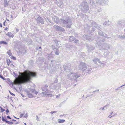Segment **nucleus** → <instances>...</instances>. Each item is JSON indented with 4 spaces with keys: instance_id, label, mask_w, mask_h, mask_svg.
Masks as SVG:
<instances>
[{
    "instance_id": "8",
    "label": "nucleus",
    "mask_w": 125,
    "mask_h": 125,
    "mask_svg": "<svg viewBox=\"0 0 125 125\" xmlns=\"http://www.w3.org/2000/svg\"><path fill=\"white\" fill-rule=\"evenodd\" d=\"M48 86L47 85H43L42 87V91L44 92H43L42 94H43V95H42L43 97H44L46 94L47 95V94L48 93Z\"/></svg>"
},
{
    "instance_id": "32",
    "label": "nucleus",
    "mask_w": 125,
    "mask_h": 125,
    "mask_svg": "<svg viewBox=\"0 0 125 125\" xmlns=\"http://www.w3.org/2000/svg\"><path fill=\"white\" fill-rule=\"evenodd\" d=\"M74 41L75 43L76 44H79V41L78 40L75 39V40H74Z\"/></svg>"
},
{
    "instance_id": "30",
    "label": "nucleus",
    "mask_w": 125,
    "mask_h": 125,
    "mask_svg": "<svg viewBox=\"0 0 125 125\" xmlns=\"http://www.w3.org/2000/svg\"><path fill=\"white\" fill-rule=\"evenodd\" d=\"M7 54L9 55L10 56L11 55V54L10 52V50H9L7 52Z\"/></svg>"
},
{
    "instance_id": "44",
    "label": "nucleus",
    "mask_w": 125,
    "mask_h": 125,
    "mask_svg": "<svg viewBox=\"0 0 125 125\" xmlns=\"http://www.w3.org/2000/svg\"><path fill=\"white\" fill-rule=\"evenodd\" d=\"M101 11H102V10H101V9L100 8H99L98 9V12H100Z\"/></svg>"
},
{
    "instance_id": "1",
    "label": "nucleus",
    "mask_w": 125,
    "mask_h": 125,
    "mask_svg": "<svg viewBox=\"0 0 125 125\" xmlns=\"http://www.w3.org/2000/svg\"><path fill=\"white\" fill-rule=\"evenodd\" d=\"M19 74L21 76V79L18 78L16 81L17 84L21 85L30 82L32 77H35L36 73L34 72L28 71L25 73L19 72Z\"/></svg>"
},
{
    "instance_id": "49",
    "label": "nucleus",
    "mask_w": 125,
    "mask_h": 125,
    "mask_svg": "<svg viewBox=\"0 0 125 125\" xmlns=\"http://www.w3.org/2000/svg\"><path fill=\"white\" fill-rule=\"evenodd\" d=\"M55 16H54L53 17H52V19L54 21V20H55Z\"/></svg>"
},
{
    "instance_id": "17",
    "label": "nucleus",
    "mask_w": 125,
    "mask_h": 125,
    "mask_svg": "<svg viewBox=\"0 0 125 125\" xmlns=\"http://www.w3.org/2000/svg\"><path fill=\"white\" fill-rule=\"evenodd\" d=\"M75 38L73 36H69V41L72 42V41H74Z\"/></svg>"
},
{
    "instance_id": "7",
    "label": "nucleus",
    "mask_w": 125,
    "mask_h": 125,
    "mask_svg": "<svg viewBox=\"0 0 125 125\" xmlns=\"http://www.w3.org/2000/svg\"><path fill=\"white\" fill-rule=\"evenodd\" d=\"M81 10L84 13H86L89 10L88 4L86 1H83L80 4Z\"/></svg>"
},
{
    "instance_id": "46",
    "label": "nucleus",
    "mask_w": 125,
    "mask_h": 125,
    "mask_svg": "<svg viewBox=\"0 0 125 125\" xmlns=\"http://www.w3.org/2000/svg\"><path fill=\"white\" fill-rule=\"evenodd\" d=\"M27 113H26L25 115L24 116V117L25 118H26L27 117Z\"/></svg>"
},
{
    "instance_id": "43",
    "label": "nucleus",
    "mask_w": 125,
    "mask_h": 125,
    "mask_svg": "<svg viewBox=\"0 0 125 125\" xmlns=\"http://www.w3.org/2000/svg\"><path fill=\"white\" fill-rule=\"evenodd\" d=\"M99 91V89H97V90H95V91H93L92 92V93H94L95 92H98Z\"/></svg>"
},
{
    "instance_id": "37",
    "label": "nucleus",
    "mask_w": 125,
    "mask_h": 125,
    "mask_svg": "<svg viewBox=\"0 0 125 125\" xmlns=\"http://www.w3.org/2000/svg\"><path fill=\"white\" fill-rule=\"evenodd\" d=\"M0 108H1V112H3L5 111V110L2 108L0 106Z\"/></svg>"
},
{
    "instance_id": "19",
    "label": "nucleus",
    "mask_w": 125,
    "mask_h": 125,
    "mask_svg": "<svg viewBox=\"0 0 125 125\" xmlns=\"http://www.w3.org/2000/svg\"><path fill=\"white\" fill-rule=\"evenodd\" d=\"M125 23V22L123 21H119L118 22V24L121 25V26H124V25Z\"/></svg>"
},
{
    "instance_id": "35",
    "label": "nucleus",
    "mask_w": 125,
    "mask_h": 125,
    "mask_svg": "<svg viewBox=\"0 0 125 125\" xmlns=\"http://www.w3.org/2000/svg\"><path fill=\"white\" fill-rule=\"evenodd\" d=\"M2 120L3 122H5L6 123V121H7L6 119H5L3 116L2 117Z\"/></svg>"
},
{
    "instance_id": "60",
    "label": "nucleus",
    "mask_w": 125,
    "mask_h": 125,
    "mask_svg": "<svg viewBox=\"0 0 125 125\" xmlns=\"http://www.w3.org/2000/svg\"><path fill=\"white\" fill-rule=\"evenodd\" d=\"M57 111H53V113H57Z\"/></svg>"
},
{
    "instance_id": "56",
    "label": "nucleus",
    "mask_w": 125,
    "mask_h": 125,
    "mask_svg": "<svg viewBox=\"0 0 125 125\" xmlns=\"http://www.w3.org/2000/svg\"><path fill=\"white\" fill-rule=\"evenodd\" d=\"M16 30L17 32L19 31V29L17 28H16Z\"/></svg>"
},
{
    "instance_id": "16",
    "label": "nucleus",
    "mask_w": 125,
    "mask_h": 125,
    "mask_svg": "<svg viewBox=\"0 0 125 125\" xmlns=\"http://www.w3.org/2000/svg\"><path fill=\"white\" fill-rule=\"evenodd\" d=\"M54 53L56 55H58L59 54V49L57 48H54L53 49Z\"/></svg>"
},
{
    "instance_id": "59",
    "label": "nucleus",
    "mask_w": 125,
    "mask_h": 125,
    "mask_svg": "<svg viewBox=\"0 0 125 125\" xmlns=\"http://www.w3.org/2000/svg\"><path fill=\"white\" fill-rule=\"evenodd\" d=\"M21 96L22 97H24V95L22 94H21Z\"/></svg>"
},
{
    "instance_id": "18",
    "label": "nucleus",
    "mask_w": 125,
    "mask_h": 125,
    "mask_svg": "<svg viewBox=\"0 0 125 125\" xmlns=\"http://www.w3.org/2000/svg\"><path fill=\"white\" fill-rule=\"evenodd\" d=\"M26 93L28 95L29 97H33L34 96L32 95L30 93V92L28 91H26Z\"/></svg>"
},
{
    "instance_id": "48",
    "label": "nucleus",
    "mask_w": 125,
    "mask_h": 125,
    "mask_svg": "<svg viewBox=\"0 0 125 125\" xmlns=\"http://www.w3.org/2000/svg\"><path fill=\"white\" fill-rule=\"evenodd\" d=\"M93 94H92L91 95H89L88 94H87L86 96V98H87V97H90V96H91L92 95H93Z\"/></svg>"
},
{
    "instance_id": "41",
    "label": "nucleus",
    "mask_w": 125,
    "mask_h": 125,
    "mask_svg": "<svg viewBox=\"0 0 125 125\" xmlns=\"http://www.w3.org/2000/svg\"><path fill=\"white\" fill-rule=\"evenodd\" d=\"M6 114L7 115H8V113L9 112V111L8 109H7L6 110Z\"/></svg>"
},
{
    "instance_id": "24",
    "label": "nucleus",
    "mask_w": 125,
    "mask_h": 125,
    "mask_svg": "<svg viewBox=\"0 0 125 125\" xmlns=\"http://www.w3.org/2000/svg\"><path fill=\"white\" fill-rule=\"evenodd\" d=\"M6 35L10 37L13 38V34H11V32H8Z\"/></svg>"
},
{
    "instance_id": "62",
    "label": "nucleus",
    "mask_w": 125,
    "mask_h": 125,
    "mask_svg": "<svg viewBox=\"0 0 125 125\" xmlns=\"http://www.w3.org/2000/svg\"><path fill=\"white\" fill-rule=\"evenodd\" d=\"M125 84L124 85H122V86H121L119 88H120L121 87H122L123 86H125Z\"/></svg>"
},
{
    "instance_id": "5",
    "label": "nucleus",
    "mask_w": 125,
    "mask_h": 125,
    "mask_svg": "<svg viewBox=\"0 0 125 125\" xmlns=\"http://www.w3.org/2000/svg\"><path fill=\"white\" fill-rule=\"evenodd\" d=\"M78 68L79 70L84 71L87 73H90L92 70L90 66L87 65L86 64L83 62H81L79 65Z\"/></svg>"
},
{
    "instance_id": "15",
    "label": "nucleus",
    "mask_w": 125,
    "mask_h": 125,
    "mask_svg": "<svg viewBox=\"0 0 125 125\" xmlns=\"http://www.w3.org/2000/svg\"><path fill=\"white\" fill-rule=\"evenodd\" d=\"M93 61L95 64L97 62H98L99 63H100L102 65H104V64L103 63H101V62L97 58H94L93 60Z\"/></svg>"
},
{
    "instance_id": "34",
    "label": "nucleus",
    "mask_w": 125,
    "mask_h": 125,
    "mask_svg": "<svg viewBox=\"0 0 125 125\" xmlns=\"http://www.w3.org/2000/svg\"><path fill=\"white\" fill-rule=\"evenodd\" d=\"M119 37L122 39L125 38V35H123V36H121L120 35H119Z\"/></svg>"
},
{
    "instance_id": "22",
    "label": "nucleus",
    "mask_w": 125,
    "mask_h": 125,
    "mask_svg": "<svg viewBox=\"0 0 125 125\" xmlns=\"http://www.w3.org/2000/svg\"><path fill=\"white\" fill-rule=\"evenodd\" d=\"M110 22L108 20L105 21L103 24V25H109L110 24Z\"/></svg>"
},
{
    "instance_id": "64",
    "label": "nucleus",
    "mask_w": 125,
    "mask_h": 125,
    "mask_svg": "<svg viewBox=\"0 0 125 125\" xmlns=\"http://www.w3.org/2000/svg\"><path fill=\"white\" fill-rule=\"evenodd\" d=\"M50 113L51 114H53V111L51 112H50Z\"/></svg>"
},
{
    "instance_id": "36",
    "label": "nucleus",
    "mask_w": 125,
    "mask_h": 125,
    "mask_svg": "<svg viewBox=\"0 0 125 125\" xmlns=\"http://www.w3.org/2000/svg\"><path fill=\"white\" fill-rule=\"evenodd\" d=\"M0 78L3 79V80H6L5 78L3 76L1 75H0Z\"/></svg>"
},
{
    "instance_id": "51",
    "label": "nucleus",
    "mask_w": 125,
    "mask_h": 125,
    "mask_svg": "<svg viewBox=\"0 0 125 125\" xmlns=\"http://www.w3.org/2000/svg\"><path fill=\"white\" fill-rule=\"evenodd\" d=\"M47 20H48V21L50 23H51V20L47 18Z\"/></svg>"
},
{
    "instance_id": "61",
    "label": "nucleus",
    "mask_w": 125,
    "mask_h": 125,
    "mask_svg": "<svg viewBox=\"0 0 125 125\" xmlns=\"http://www.w3.org/2000/svg\"><path fill=\"white\" fill-rule=\"evenodd\" d=\"M112 116H111V115H109L108 116V117H109L110 118H111Z\"/></svg>"
},
{
    "instance_id": "63",
    "label": "nucleus",
    "mask_w": 125,
    "mask_h": 125,
    "mask_svg": "<svg viewBox=\"0 0 125 125\" xmlns=\"http://www.w3.org/2000/svg\"><path fill=\"white\" fill-rule=\"evenodd\" d=\"M8 29L7 27H6L4 29V30H7Z\"/></svg>"
},
{
    "instance_id": "21",
    "label": "nucleus",
    "mask_w": 125,
    "mask_h": 125,
    "mask_svg": "<svg viewBox=\"0 0 125 125\" xmlns=\"http://www.w3.org/2000/svg\"><path fill=\"white\" fill-rule=\"evenodd\" d=\"M9 1H8L7 0H5V1H4V4L5 7H6L8 6L9 5Z\"/></svg>"
},
{
    "instance_id": "40",
    "label": "nucleus",
    "mask_w": 125,
    "mask_h": 125,
    "mask_svg": "<svg viewBox=\"0 0 125 125\" xmlns=\"http://www.w3.org/2000/svg\"><path fill=\"white\" fill-rule=\"evenodd\" d=\"M58 82V79L57 78H56L55 80L54 81V83H56Z\"/></svg>"
},
{
    "instance_id": "39",
    "label": "nucleus",
    "mask_w": 125,
    "mask_h": 125,
    "mask_svg": "<svg viewBox=\"0 0 125 125\" xmlns=\"http://www.w3.org/2000/svg\"><path fill=\"white\" fill-rule=\"evenodd\" d=\"M11 58L13 60H15L16 59V58L15 57L13 56H12L11 57Z\"/></svg>"
},
{
    "instance_id": "55",
    "label": "nucleus",
    "mask_w": 125,
    "mask_h": 125,
    "mask_svg": "<svg viewBox=\"0 0 125 125\" xmlns=\"http://www.w3.org/2000/svg\"><path fill=\"white\" fill-rule=\"evenodd\" d=\"M5 22L6 21H4V22H3V25L5 26Z\"/></svg>"
},
{
    "instance_id": "20",
    "label": "nucleus",
    "mask_w": 125,
    "mask_h": 125,
    "mask_svg": "<svg viewBox=\"0 0 125 125\" xmlns=\"http://www.w3.org/2000/svg\"><path fill=\"white\" fill-rule=\"evenodd\" d=\"M55 20H54V21L56 23H59V18L56 16H55Z\"/></svg>"
},
{
    "instance_id": "27",
    "label": "nucleus",
    "mask_w": 125,
    "mask_h": 125,
    "mask_svg": "<svg viewBox=\"0 0 125 125\" xmlns=\"http://www.w3.org/2000/svg\"><path fill=\"white\" fill-rule=\"evenodd\" d=\"M28 42L29 44H31L32 43V40L31 39H29L28 41Z\"/></svg>"
},
{
    "instance_id": "52",
    "label": "nucleus",
    "mask_w": 125,
    "mask_h": 125,
    "mask_svg": "<svg viewBox=\"0 0 125 125\" xmlns=\"http://www.w3.org/2000/svg\"><path fill=\"white\" fill-rule=\"evenodd\" d=\"M7 118L9 119H11V118L9 116H7Z\"/></svg>"
},
{
    "instance_id": "10",
    "label": "nucleus",
    "mask_w": 125,
    "mask_h": 125,
    "mask_svg": "<svg viewBox=\"0 0 125 125\" xmlns=\"http://www.w3.org/2000/svg\"><path fill=\"white\" fill-rule=\"evenodd\" d=\"M56 30L57 31H65L64 29L60 26L55 25L54 26Z\"/></svg>"
},
{
    "instance_id": "54",
    "label": "nucleus",
    "mask_w": 125,
    "mask_h": 125,
    "mask_svg": "<svg viewBox=\"0 0 125 125\" xmlns=\"http://www.w3.org/2000/svg\"><path fill=\"white\" fill-rule=\"evenodd\" d=\"M104 108L103 107V108H101L100 109V110H101V109H102V110H104Z\"/></svg>"
},
{
    "instance_id": "47",
    "label": "nucleus",
    "mask_w": 125,
    "mask_h": 125,
    "mask_svg": "<svg viewBox=\"0 0 125 125\" xmlns=\"http://www.w3.org/2000/svg\"><path fill=\"white\" fill-rule=\"evenodd\" d=\"M109 106V105L107 104V105H105L104 106V108H107L108 107V106Z\"/></svg>"
},
{
    "instance_id": "4",
    "label": "nucleus",
    "mask_w": 125,
    "mask_h": 125,
    "mask_svg": "<svg viewBox=\"0 0 125 125\" xmlns=\"http://www.w3.org/2000/svg\"><path fill=\"white\" fill-rule=\"evenodd\" d=\"M91 26L90 27L88 24H86L85 25L84 27L86 29H87L90 32L94 31L95 30V28L98 29H100V28L99 27V25L97 24L96 22L92 21L91 22Z\"/></svg>"
},
{
    "instance_id": "3",
    "label": "nucleus",
    "mask_w": 125,
    "mask_h": 125,
    "mask_svg": "<svg viewBox=\"0 0 125 125\" xmlns=\"http://www.w3.org/2000/svg\"><path fill=\"white\" fill-rule=\"evenodd\" d=\"M59 23L62 25V26L70 28L72 22L68 17L65 18L60 19L59 21Z\"/></svg>"
},
{
    "instance_id": "2",
    "label": "nucleus",
    "mask_w": 125,
    "mask_h": 125,
    "mask_svg": "<svg viewBox=\"0 0 125 125\" xmlns=\"http://www.w3.org/2000/svg\"><path fill=\"white\" fill-rule=\"evenodd\" d=\"M69 66H69L67 64L63 66L64 70V71L66 73H70L67 74V78L71 80L77 81V78L80 76V74L78 73H75L74 72H71L72 69Z\"/></svg>"
},
{
    "instance_id": "58",
    "label": "nucleus",
    "mask_w": 125,
    "mask_h": 125,
    "mask_svg": "<svg viewBox=\"0 0 125 125\" xmlns=\"http://www.w3.org/2000/svg\"><path fill=\"white\" fill-rule=\"evenodd\" d=\"M0 26L1 27H2V24L1 23H0Z\"/></svg>"
},
{
    "instance_id": "38",
    "label": "nucleus",
    "mask_w": 125,
    "mask_h": 125,
    "mask_svg": "<svg viewBox=\"0 0 125 125\" xmlns=\"http://www.w3.org/2000/svg\"><path fill=\"white\" fill-rule=\"evenodd\" d=\"M9 91L11 95H12V96H15V94H14L11 93V92L10 90H9Z\"/></svg>"
},
{
    "instance_id": "23",
    "label": "nucleus",
    "mask_w": 125,
    "mask_h": 125,
    "mask_svg": "<svg viewBox=\"0 0 125 125\" xmlns=\"http://www.w3.org/2000/svg\"><path fill=\"white\" fill-rule=\"evenodd\" d=\"M31 93H33L35 94L36 95H37L39 93V92H36L34 89H32L31 91Z\"/></svg>"
},
{
    "instance_id": "6",
    "label": "nucleus",
    "mask_w": 125,
    "mask_h": 125,
    "mask_svg": "<svg viewBox=\"0 0 125 125\" xmlns=\"http://www.w3.org/2000/svg\"><path fill=\"white\" fill-rule=\"evenodd\" d=\"M96 45L98 46H100L101 50H106V43H104L105 41V40H101L100 38H98L96 40Z\"/></svg>"
},
{
    "instance_id": "12",
    "label": "nucleus",
    "mask_w": 125,
    "mask_h": 125,
    "mask_svg": "<svg viewBox=\"0 0 125 125\" xmlns=\"http://www.w3.org/2000/svg\"><path fill=\"white\" fill-rule=\"evenodd\" d=\"M87 51L89 52H91V51L94 50L95 49V47L92 45H88L87 46Z\"/></svg>"
},
{
    "instance_id": "45",
    "label": "nucleus",
    "mask_w": 125,
    "mask_h": 125,
    "mask_svg": "<svg viewBox=\"0 0 125 125\" xmlns=\"http://www.w3.org/2000/svg\"><path fill=\"white\" fill-rule=\"evenodd\" d=\"M24 113L22 114H20V118L22 117L23 116V115H24Z\"/></svg>"
},
{
    "instance_id": "26",
    "label": "nucleus",
    "mask_w": 125,
    "mask_h": 125,
    "mask_svg": "<svg viewBox=\"0 0 125 125\" xmlns=\"http://www.w3.org/2000/svg\"><path fill=\"white\" fill-rule=\"evenodd\" d=\"M4 44L5 45H7V44L8 43L7 42L4 41H0V44Z\"/></svg>"
},
{
    "instance_id": "13",
    "label": "nucleus",
    "mask_w": 125,
    "mask_h": 125,
    "mask_svg": "<svg viewBox=\"0 0 125 125\" xmlns=\"http://www.w3.org/2000/svg\"><path fill=\"white\" fill-rule=\"evenodd\" d=\"M52 85H53V88L56 90L59 89L61 87V84L58 83L57 84L54 85V84H52Z\"/></svg>"
},
{
    "instance_id": "42",
    "label": "nucleus",
    "mask_w": 125,
    "mask_h": 125,
    "mask_svg": "<svg viewBox=\"0 0 125 125\" xmlns=\"http://www.w3.org/2000/svg\"><path fill=\"white\" fill-rule=\"evenodd\" d=\"M19 88L20 91H21L22 89L21 86V85H20V86L19 87Z\"/></svg>"
},
{
    "instance_id": "53",
    "label": "nucleus",
    "mask_w": 125,
    "mask_h": 125,
    "mask_svg": "<svg viewBox=\"0 0 125 125\" xmlns=\"http://www.w3.org/2000/svg\"><path fill=\"white\" fill-rule=\"evenodd\" d=\"M7 64L8 65H9L10 64V63H9L8 62V60L7 61Z\"/></svg>"
},
{
    "instance_id": "14",
    "label": "nucleus",
    "mask_w": 125,
    "mask_h": 125,
    "mask_svg": "<svg viewBox=\"0 0 125 125\" xmlns=\"http://www.w3.org/2000/svg\"><path fill=\"white\" fill-rule=\"evenodd\" d=\"M84 38L87 40L90 41H91L94 40V38H92V37H91L90 36H89L87 35H85V37H84Z\"/></svg>"
},
{
    "instance_id": "57",
    "label": "nucleus",
    "mask_w": 125,
    "mask_h": 125,
    "mask_svg": "<svg viewBox=\"0 0 125 125\" xmlns=\"http://www.w3.org/2000/svg\"><path fill=\"white\" fill-rule=\"evenodd\" d=\"M9 63H12V62L9 59Z\"/></svg>"
},
{
    "instance_id": "29",
    "label": "nucleus",
    "mask_w": 125,
    "mask_h": 125,
    "mask_svg": "<svg viewBox=\"0 0 125 125\" xmlns=\"http://www.w3.org/2000/svg\"><path fill=\"white\" fill-rule=\"evenodd\" d=\"M6 123H8V124L9 125H12L13 124V122H10L8 121H6Z\"/></svg>"
},
{
    "instance_id": "11",
    "label": "nucleus",
    "mask_w": 125,
    "mask_h": 125,
    "mask_svg": "<svg viewBox=\"0 0 125 125\" xmlns=\"http://www.w3.org/2000/svg\"><path fill=\"white\" fill-rule=\"evenodd\" d=\"M98 34L100 36L103 37H105L107 38V39L110 38V40L111 39V37H107V35L104 33L103 32L101 31H99L98 32Z\"/></svg>"
},
{
    "instance_id": "9",
    "label": "nucleus",
    "mask_w": 125,
    "mask_h": 125,
    "mask_svg": "<svg viewBox=\"0 0 125 125\" xmlns=\"http://www.w3.org/2000/svg\"><path fill=\"white\" fill-rule=\"evenodd\" d=\"M35 19L36 21L38 23H40L42 24H44V20L42 17L39 16L37 18H36Z\"/></svg>"
},
{
    "instance_id": "33",
    "label": "nucleus",
    "mask_w": 125,
    "mask_h": 125,
    "mask_svg": "<svg viewBox=\"0 0 125 125\" xmlns=\"http://www.w3.org/2000/svg\"><path fill=\"white\" fill-rule=\"evenodd\" d=\"M13 74L14 75L15 77H19V76L17 74L15 73L14 72H13Z\"/></svg>"
},
{
    "instance_id": "28",
    "label": "nucleus",
    "mask_w": 125,
    "mask_h": 125,
    "mask_svg": "<svg viewBox=\"0 0 125 125\" xmlns=\"http://www.w3.org/2000/svg\"><path fill=\"white\" fill-rule=\"evenodd\" d=\"M54 42L56 44V46H58V45L59 42H60L56 40H54Z\"/></svg>"
},
{
    "instance_id": "25",
    "label": "nucleus",
    "mask_w": 125,
    "mask_h": 125,
    "mask_svg": "<svg viewBox=\"0 0 125 125\" xmlns=\"http://www.w3.org/2000/svg\"><path fill=\"white\" fill-rule=\"evenodd\" d=\"M58 123H64L65 120L64 119H58Z\"/></svg>"
},
{
    "instance_id": "31",
    "label": "nucleus",
    "mask_w": 125,
    "mask_h": 125,
    "mask_svg": "<svg viewBox=\"0 0 125 125\" xmlns=\"http://www.w3.org/2000/svg\"><path fill=\"white\" fill-rule=\"evenodd\" d=\"M111 46L108 44L107 43L106 46V48H107L108 49H110V48Z\"/></svg>"
},
{
    "instance_id": "50",
    "label": "nucleus",
    "mask_w": 125,
    "mask_h": 125,
    "mask_svg": "<svg viewBox=\"0 0 125 125\" xmlns=\"http://www.w3.org/2000/svg\"><path fill=\"white\" fill-rule=\"evenodd\" d=\"M37 117V121H39V118L38 117V116L37 115H36V116Z\"/></svg>"
}]
</instances>
